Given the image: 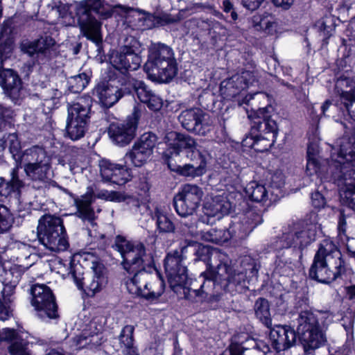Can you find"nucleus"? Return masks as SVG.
I'll use <instances>...</instances> for the list:
<instances>
[{"label": "nucleus", "instance_id": "1", "mask_svg": "<svg viewBox=\"0 0 355 355\" xmlns=\"http://www.w3.org/2000/svg\"><path fill=\"white\" fill-rule=\"evenodd\" d=\"M113 248L121 255L123 268L129 273L125 282L128 292L150 302L158 300L164 292L165 284L144 245L133 244L118 236Z\"/></svg>", "mask_w": 355, "mask_h": 355}, {"label": "nucleus", "instance_id": "2", "mask_svg": "<svg viewBox=\"0 0 355 355\" xmlns=\"http://www.w3.org/2000/svg\"><path fill=\"white\" fill-rule=\"evenodd\" d=\"M182 261L183 258L178 252H170L164 259V268L171 289L175 293H178L181 288L183 289L186 298H189L188 295L191 296L193 293L200 300L207 299L211 295L215 282L223 279L234 285H240L245 280L246 274L243 271H232L225 259L223 263L216 264V271L208 270L200 274L199 279L202 284L199 288H196L194 286L195 282L189 284L187 269Z\"/></svg>", "mask_w": 355, "mask_h": 355}, {"label": "nucleus", "instance_id": "3", "mask_svg": "<svg viewBox=\"0 0 355 355\" xmlns=\"http://www.w3.org/2000/svg\"><path fill=\"white\" fill-rule=\"evenodd\" d=\"M354 139L343 137L333 148L327 173L340 188L346 205L355 210V146Z\"/></svg>", "mask_w": 355, "mask_h": 355}, {"label": "nucleus", "instance_id": "4", "mask_svg": "<svg viewBox=\"0 0 355 355\" xmlns=\"http://www.w3.org/2000/svg\"><path fill=\"white\" fill-rule=\"evenodd\" d=\"M74 10L83 35L98 44L102 41V24L93 14H96L101 19H107L115 12L125 17L134 9L120 4L112 6L102 0H82L76 3Z\"/></svg>", "mask_w": 355, "mask_h": 355}, {"label": "nucleus", "instance_id": "5", "mask_svg": "<svg viewBox=\"0 0 355 355\" xmlns=\"http://www.w3.org/2000/svg\"><path fill=\"white\" fill-rule=\"evenodd\" d=\"M333 315L328 311H301L296 319V329L304 350H313L327 341L323 328L330 324Z\"/></svg>", "mask_w": 355, "mask_h": 355}, {"label": "nucleus", "instance_id": "6", "mask_svg": "<svg viewBox=\"0 0 355 355\" xmlns=\"http://www.w3.org/2000/svg\"><path fill=\"white\" fill-rule=\"evenodd\" d=\"M345 272L341 254L330 241L324 240L309 270V277L322 284H329Z\"/></svg>", "mask_w": 355, "mask_h": 355}, {"label": "nucleus", "instance_id": "7", "mask_svg": "<svg viewBox=\"0 0 355 355\" xmlns=\"http://www.w3.org/2000/svg\"><path fill=\"white\" fill-rule=\"evenodd\" d=\"M144 67L148 73L157 75L161 81L169 82L178 71L173 49L162 43L153 44L149 48L148 59Z\"/></svg>", "mask_w": 355, "mask_h": 355}, {"label": "nucleus", "instance_id": "8", "mask_svg": "<svg viewBox=\"0 0 355 355\" xmlns=\"http://www.w3.org/2000/svg\"><path fill=\"white\" fill-rule=\"evenodd\" d=\"M37 236L40 242L52 252L64 251L69 247L66 231L60 217L43 216L39 220Z\"/></svg>", "mask_w": 355, "mask_h": 355}, {"label": "nucleus", "instance_id": "9", "mask_svg": "<svg viewBox=\"0 0 355 355\" xmlns=\"http://www.w3.org/2000/svg\"><path fill=\"white\" fill-rule=\"evenodd\" d=\"M18 159L26 175L31 180L44 182L49 178L51 157L42 146L36 145L26 149Z\"/></svg>", "mask_w": 355, "mask_h": 355}, {"label": "nucleus", "instance_id": "10", "mask_svg": "<svg viewBox=\"0 0 355 355\" xmlns=\"http://www.w3.org/2000/svg\"><path fill=\"white\" fill-rule=\"evenodd\" d=\"M83 258L86 261H91V273L87 275V277H78L76 272L79 270V267L76 266L73 267L70 262L69 274L73 279L78 288L79 289H84L87 295L92 297L101 291L106 285L107 279L104 274V267L102 263L96 261V257L93 254L87 253L84 254Z\"/></svg>", "mask_w": 355, "mask_h": 355}, {"label": "nucleus", "instance_id": "11", "mask_svg": "<svg viewBox=\"0 0 355 355\" xmlns=\"http://www.w3.org/2000/svg\"><path fill=\"white\" fill-rule=\"evenodd\" d=\"M317 229L318 225L315 219L313 221L305 220L295 225L292 230L284 232L277 241L275 249L291 247L303 249L315 241Z\"/></svg>", "mask_w": 355, "mask_h": 355}, {"label": "nucleus", "instance_id": "12", "mask_svg": "<svg viewBox=\"0 0 355 355\" xmlns=\"http://www.w3.org/2000/svg\"><path fill=\"white\" fill-rule=\"evenodd\" d=\"M31 304L42 320L58 317V307L55 297L49 287L44 284H35L31 288Z\"/></svg>", "mask_w": 355, "mask_h": 355}, {"label": "nucleus", "instance_id": "13", "mask_svg": "<svg viewBox=\"0 0 355 355\" xmlns=\"http://www.w3.org/2000/svg\"><path fill=\"white\" fill-rule=\"evenodd\" d=\"M202 189L196 184H187L174 198L176 212L182 217L192 215L199 207L203 196Z\"/></svg>", "mask_w": 355, "mask_h": 355}, {"label": "nucleus", "instance_id": "14", "mask_svg": "<svg viewBox=\"0 0 355 355\" xmlns=\"http://www.w3.org/2000/svg\"><path fill=\"white\" fill-rule=\"evenodd\" d=\"M156 143L157 137L155 134H143L132 149L125 154V162L130 161L136 167L143 166L151 159Z\"/></svg>", "mask_w": 355, "mask_h": 355}, {"label": "nucleus", "instance_id": "15", "mask_svg": "<svg viewBox=\"0 0 355 355\" xmlns=\"http://www.w3.org/2000/svg\"><path fill=\"white\" fill-rule=\"evenodd\" d=\"M138 44L137 40H132L131 46H122L119 51L113 53L110 57V62L112 66L121 71L124 76H128L125 74V72L137 70L141 65V58L137 53L136 46ZM124 78H122L120 81H123Z\"/></svg>", "mask_w": 355, "mask_h": 355}, {"label": "nucleus", "instance_id": "16", "mask_svg": "<svg viewBox=\"0 0 355 355\" xmlns=\"http://www.w3.org/2000/svg\"><path fill=\"white\" fill-rule=\"evenodd\" d=\"M272 106L266 105L259 107L258 110H247L248 116L252 121L251 131L252 134L258 135L260 137H268L274 135L277 138V125L275 121L270 119Z\"/></svg>", "mask_w": 355, "mask_h": 355}, {"label": "nucleus", "instance_id": "17", "mask_svg": "<svg viewBox=\"0 0 355 355\" xmlns=\"http://www.w3.org/2000/svg\"><path fill=\"white\" fill-rule=\"evenodd\" d=\"M178 119L184 128L200 135L209 132L213 124L210 116L199 108L185 110Z\"/></svg>", "mask_w": 355, "mask_h": 355}, {"label": "nucleus", "instance_id": "18", "mask_svg": "<svg viewBox=\"0 0 355 355\" xmlns=\"http://www.w3.org/2000/svg\"><path fill=\"white\" fill-rule=\"evenodd\" d=\"M133 116L123 123H112L108 133L112 141L121 146L130 143L135 135L139 114L137 107H134Z\"/></svg>", "mask_w": 355, "mask_h": 355}, {"label": "nucleus", "instance_id": "19", "mask_svg": "<svg viewBox=\"0 0 355 355\" xmlns=\"http://www.w3.org/2000/svg\"><path fill=\"white\" fill-rule=\"evenodd\" d=\"M255 81L256 76L253 72L243 71L223 80L220 84V92L226 98H234Z\"/></svg>", "mask_w": 355, "mask_h": 355}, {"label": "nucleus", "instance_id": "20", "mask_svg": "<svg viewBox=\"0 0 355 355\" xmlns=\"http://www.w3.org/2000/svg\"><path fill=\"white\" fill-rule=\"evenodd\" d=\"M11 46L0 44V78L1 85L5 92L10 96L18 94L20 89V79L18 75L10 69H1L3 62L11 53Z\"/></svg>", "mask_w": 355, "mask_h": 355}, {"label": "nucleus", "instance_id": "21", "mask_svg": "<svg viewBox=\"0 0 355 355\" xmlns=\"http://www.w3.org/2000/svg\"><path fill=\"white\" fill-rule=\"evenodd\" d=\"M164 140L168 146L174 149L176 155H178L182 150H185L187 157H191V159L196 154L200 155L197 148V143L193 137L188 135L171 131L166 133Z\"/></svg>", "mask_w": 355, "mask_h": 355}, {"label": "nucleus", "instance_id": "22", "mask_svg": "<svg viewBox=\"0 0 355 355\" xmlns=\"http://www.w3.org/2000/svg\"><path fill=\"white\" fill-rule=\"evenodd\" d=\"M272 348L277 352L292 347L296 340V334L290 327L277 325L272 328L269 335Z\"/></svg>", "mask_w": 355, "mask_h": 355}, {"label": "nucleus", "instance_id": "23", "mask_svg": "<svg viewBox=\"0 0 355 355\" xmlns=\"http://www.w3.org/2000/svg\"><path fill=\"white\" fill-rule=\"evenodd\" d=\"M19 168L17 166L13 168L10 171V180L6 182L5 179L0 178V201H3L4 199L10 198L16 201L19 202L21 196V189L24 187V184L22 180L19 179Z\"/></svg>", "mask_w": 355, "mask_h": 355}, {"label": "nucleus", "instance_id": "24", "mask_svg": "<svg viewBox=\"0 0 355 355\" xmlns=\"http://www.w3.org/2000/svg\"><path fill=\"white\" fill-rule=\"evenodd\" d=\"M94 96L103 107H110L123 96V92L118 86L101 83L95 87Z\"/></svg>", "mask_w": 355, "mask_h": 355}, {"label": "nucleus", "instance_id": "25", "mask_svg": "<svg viewBox=\"0 0 355 355\" xmlns=\"http://www.w3.org/2000/svg\"><path fill=\"white\" fill-rule=\"evenodd\" d=\"M232 226V232L239 239L245 238L262 221L261 216L253 209L247 211Z\"/></svg>", "mask_w": 355, "mask_h": 355}, {"label": "nucleus", "instance_id": "26", "mask_svg": "<svg viewBox=\"0 0 355 355\" xmlns=\"http://www.w3.org/2000/svg\"><path fill=\"white\" fill-rule=\"evenodd\" d=\"M232 208L230 202L225 193L217 195H212L205 203V214L208 216H217L220 218L221 216L227 214Z\"/></svg>", "mask_w": 355, "mask_h": 355}, {"label": "nucleus", "instance_id": "27", "mask_svg": "<svg viewBox=\"0 0 355 355\" xmlns=\"http://www.w3.org/2000/svg\"><path fill=\"white\" fill-rule=\"evenodd\" d=\"M92 100L89 96H83L67 105V119L89 122Z\"/></svg>", "mask_w": 355, "mask_h": 355}, {"label": "nucleus", "instance_id": "28", "mask_svg": "<svg viewBox=\"0 0 355 355\" xmlns=\"http://www.w3.org/2000/svg\"><path fill=\"white\" fill-rule=\"evenodd\" d=\"M55 45L54 40L49 36L42 37L33 42H27L21 44V49L24 52L31 56L43 55L49 57Z\"/></svg>", "mask_w": 355, "mask_h": 355}, {"label": "nucleus", "instance_id": "29", "mask_svg": "<svg viewBox=\"0 0 355 355\" xmlns=\"http://www.w3.org/2000/svg\"><path fill=\"white\" fill-rule=\"evenodd\" d=\"M336 89L342 103L348 112L355 103V80L349 78H340L336 83Z\"/></svg>", "mask_w": 355, "mask_h": 355}, {"label": "nucleus", "instance_id": "30", "mask_svg": "<svg viewBox=\"0 0 355 355\" xmlns=\"http://www.w3.org/2000/svg\"><path fill=\"white\" fill-rule=\"evenodd\" d=\"M73 198L74 204L78 209V216L92 222L94 218V212L91 207L93 201V196L91 193H87L80 198L75 197L73 194L67 192Z\"/></svg>", "mask_w": 355, "mask_h": 355}, {"label": "nucleus", "instance_id": "31", "mask_svg": "<svg viewBox=\"0 0 355 355\" xmlns=\"http://www.w3.org/2000/svg\"><path fill=\"white\" fill-rule=\"evenodd\" d=\"M103 343V337L98 333L89 334L83 331L80 335L74 337L71 341V346L76 350H80L84 347L89 348L99 346Z\"/></svg>", "mask_w": 355, "mask_h": 355}, {"label": "nucleus", "instance_id": "32", "mask_svg": "<svg viewBox=\"0 0 355 355\" xmlns=\"http://www.w3.org/2000/svg\"><path fill=\"white\" fill-rule=\"evenodd\" d=\"M253 310L256 318L266 327L270 329L272 327V316L268 300L263 297H259L254 302Z\"/></svg>", "mask_w": 355, "mask_h": 355}, {"label": "nucleus", "instance_id": "33", "mask_svg": "<svg viewBox=\"0 0 355 355\" xmlns=\"http://www.w3.org/2000/svg\"><path fill=\"white\" fill-rule=\"evenodd\" d=\"M168 168L178 174L190 178H196L202 175L206 172V162L204 159L201 160L200 164L198 166L192 164H184L179 166L173 164L171 161L168 162Z\"/></svg>", "mask_w": 355, "mask_h": 355}, {"label": "nucleus", "instance_id": "34", "mask_svg": "<svg viewBox=\"0 0 355 355\" xmlns=\"http://www.w3.org/2000/svg\"><path fill=\"white\" fill-rule=\"evenodd\" d=\"M245 193L253 201L258 202H264L269 200H271V191L260 184L257 182H251L245 187Z\"/></svg>", "mask_w": 355, "mask_h": 355}, {"label": "nucleus", "instance_id": "35", "mask_svg": "<svg viewBox=\"0 0 355 355\" xmlns=\"http://www.w3.org/2000/svg\"><path fill=\"white\" fill-rule=\"evenodd\" d=\"M37 343V338L26 334L15 340L8 347L11 355H31L29 345Z\"/></svg>", "mask_w": 355, "mask_h": 355}, {"label": "nucleus", "instance_id": "36", "mask_svg": "<svg viewBox=\"0 0 355 355\" xmlns=\"http://www.w3.org/2000/svg\"><path fill=\"white\" fill-rule=\"evenodd\" d=\"M191 248L193 249V251L199 259L205 260L207 256L209 257L210 263L209 264V268L205 272L208 270H214L213 268L215 267L213 263L214 260H218L219 263H223L225 259H227V257L224 253H222L217 250L210 251L209 248L206 246L196 244L191 245Z\"/></svg>", "mask_w": 355, "mask_h": 355}, {"label": "nucleus", "instance_id": "37", "mask_svg": "<svg viewBox=\"0 0 355 355\" xmlns=\"http://www.w3.org/2000/svg\"><path fill=\"white\" fill-rule=\"evenodd\" d=\"M121 85L131 86L137 98L142 103L146 101L147 98L153 93L144 82L133 78L130 76H125L124 80L121 82Z\"/></svg>", "mask_w": 355, "mask_h": 355}, {"label": "nucleus", "instance_id": "38", "mask_svg": "<svg viewBox=\"0 0 355 355\" xmlns=\"http://www.w3.org/2000/svg\"><path fill=\"white\" fill-rule=\"evenodd\" d=\"M88 122L83 121H74L67 119L64 136L71 139L77 141L83 138L87 130Z\"/></svg>", "mask_w": 355, "mask_h": 355}, {"label": "nucleus", "instance_id": "39", "mask_svg": "<svg viewBox=\"0 0 355 355\" xmlns=\"http://www.w3.org/2000/svg\"><path fill=\"white\" fill-rule=\"evenodd\" d=\"M254 27L257 31H263L268 34H273L277 28V22L270 15H254L252 19Z\"/></svg>", "mask_w": 355, "mask_h": 355}, {"label": "nucleus", "instance_id": "40", "mask_svg": "<svg viewBox=\"0 0 355 355\" xmlns=\"http://www.w3.org/2000/svg\"><path fill=\"white\" fill-rule=\"evenodd\" d=\"M200 236L205 241L223 243L231 238V232L225 229L210 228L200 232Z\"/></svg>", "mask_w": 355, "mask_h": 355}, {"label": "nucleus", "instance_id": "41", "mask_svg": "<svg viewBox=\"0 0 355 355\" xmlns=\"http://www.w3.org/2000/svg\"><path fill=\"white\" fill-rule=\"evenodd\" d=\"M157 228L161 233H172L175 226L171 218L162 208L156 207L155 210Z\"/></svg>", "mask_w": 355, "mask_h": 355}, {"label": "nucleus", "instance_id": "42", "mask_svg": "<svg viewBox=\"0 0 355 355\" xmlns=\"http://www.w3.org/2000/svg\"><path fill=\"white\" fill-rule=\"evenodd\" d=\"M50 6L52 7L53 10H56L64 25L73 26L75 24L76 19L71 11L73 7L72 5L53 1Z\"/></svg>", "mask_w": 355, "mask_h": 355}, {"label": "nucleus", "instance_id": "43", "mask_svg": "<svg viewBox=\"0 0 355 355\" xmlns=\"http://www.w3.org/2000/svg\"><path fill=\"white\" fill-rule=\"evenodd\" d=\"M135 327L132 325L125 326L119 335V341L123 351L128 354H132L135 352L133 334Z\"/></svg>", "mask_w": 355, "mask_h": 355}, {"label": "nucleus", "instance_id": "44", "mask_svg": "<svg viewBox=\"0 0 355 355\" xmlns=\"http://www.w3.org/2000/svg\"><path fill=\"white\" fill-rule=\"evenodd\" d=\"M118 164L111 162L106 159H102L99 161L98 166L102 180L104 182L112 184V177L116 171Z\"/></svg>", "mask_w": 355, "mask_h": 355}, {"label": "nucleus", "instance_id": "45", "mask_svg": "<svg viewBox=\"0 0 355 355\" xmlns=\"http://www.w3.org/2000/svg\"><path fill=\"white\" fill-rule=\"evenodd\" d=\"M89 77L85 73L70 77L68 79L69 90L73 93L82 92L87 85Z\"/></svg>", "mask_w": 355, "mask_h": 355}, {"label": "nucleus", "instance_id": "46", "mask_svg": "<svg viewBox=\"0 0 355 355\" xmlns=\"http://www.w3.org/2000/svg\"><path fill=\"white\" fill-rule=\"evenodd\" d=\"M284 185V175L280 173H275L270 181L269 190L271 191V200H276L282 194V188Z\"/></svg>", "mask_w": 355, "mask_h": 355}, {"label": "nucleus", "instance_id": "47", "mask_svg": "<svg viewBox=\"0 0 355 355\" xmlns=\"http://www.w3.org/2000/svg\"><path fill=\"white\" fill-rule=\"evenodd\" d=\"M6 146H8L9 151L14 159L17 162H19L18 157L20 156L22 153L20 152L21 144L17 135L15 133L9 134L6 138Z\"/></svg>", "mask_w": 355, "mask_h": 355}, {"label": "nucleus", "instance_id": "48", "mask_svg": "<svg viewBox=\"0 0 355 355\" xmlns=\"http://www.w3.org/2000/svg\"><path fill=\"white\" fill-rule=\"evenodd\" d=\"M131 175L129 170L118 164L116 171L112 177V184L123 185L130 180Z\"/></svg>", "mask_w": 355, "mask_h": 355}, {"label": "nucleus", "instance_id": "49", "mask_svg": "<svg viewBox=\"0 0 355 355\" xmlns=\"http://www.w3.org/2000/svg\"><path fill=\"white\" fill-rule=\"evenodd\" d=\"M275 140L274 135H270L268 137L258 136L254 150L257 152L267 151L274 145Z\"/></svg>", "mask_w": 355, "mask_h": 355}, {"label": "nucleus", "instance_id": "50", "mask_svg": "<svg viewBox=\"0 0 355 355\" xmlns=\"http://www.w3.org/2000/svg\"><path fill=\"white\" fill-rule=\"evenodd\" d=\"M319 169L318 163L313 153V148L312 146H309L307 149L306 173L310 176L314 174L318 176Z\"/></svg>", "mask_w": 355, "mask_h": 355}, {"label": "nucleus", "instance_id": "51", "mask_svg": "<svg viewBox=\"0 0 355 355\" xmlns=\"http://www.w3.org/2000/svg\"><path fill=\"white\" fill-rule=\"evenodd\" d=\"M12 218L4 206H0V233L6 232L12 226Z\"/></svg>", "mask_w": 355, "mask_h": 355}, {"label": "nucleus", "instance_id": "52", "mask_svg": "<svg viewBox=\"0 0 355 355\" xmlns=\"http://www.w3.org/2000/svg\"><path fill=\"white\" fill-rule=\"evenodd\" d=\"M139 21L142 22L141 26L144 28L150 29L160 24V19L150 13H144Z\"/></svg>", "mask_w": 355, "mask_h": 355}, {"label": "nucleus", "instance_id": "53", "mask_svg": "<svg viewBox=\"0 0 355 355\" xmlns=\"http://www.w3.org/2000/svg\"><path fill=\"white\" fill-rule=\"evenodd\" d=\"M146 104L149 109L153 111L159 110L163 105L162 99L154 92L147 98V101L143 102Z\"/></svg>", "mask_w": 355, "mask_h": 355}, {"label": "nucleus", "instance_id": "54", "mask_svg": "<svg viewBox=\"0 0 355 355\" xmlns=\"http://www.w3.org/2000/svg\"><path fill=\"white\" fill-rule=\"evenodd\" d=\"M98 197L113 202H121L125 200L123 196L117 191H101Z\"/></svg>", "mask_w": 355, "mask_h": 355}, {"label": "nucleus", "instance_id": "55", "mask_svg": "<svg viewBox=\"0 0 355 355\" xmlns=\"http://www.w3.org/2000/svg\"><path fill=\"white\" fill-rule=\"evenodd\" d=\"M18 338L15 329L10 328H3L0 330V341L13 342Z\"/></svg>", "mask_w": 355, "mask_h": 355}, {"label": "nucleus", "instance_id": "56", "mask_svg": "<svg viewBox=\"0 0 355 355\" xmlns=\"http://www.w3.org/2000/svg\"><path fill=\"white\" fill-rule=\"evenodd\" d=\"M311 202L315 208L320 209L324 207L325 199L320 192L315 191L311 195Z\"/></svg>", "mask_w": 355, "mask_h": 355}, {"label": "nucleus", "instance_id": "57", "mask_svg": "<svg viewBox=\"0 0 355 355\" xmlns=\"http://www.w3.org/2000/svg\"><path fill=\"white\" fill-rule=\"evenodd\" d=\"M264 0H242V3L245 8L250 10H257Z\"/></svg>", "mask_w": 355, "mask_h": 355}, {"label": "nucleus", "instance_id": "58", "mask_svg": "<svg viewBox=\"0 0 355 355\" xmlns=\"http://www.w3.org/2000/svg\"><path fill=\"white\" fill-rule=\"evenodd\" d=\"M343 326L345 329L349 334V332H352L354 323V316L353 315H350L349 316H345L342 319Z\"/></svg>", "mask_w": 355, "mask_h": 355}, {"label": "nucleus", "instance_id": "59", "mask_svg": "<svg viewBox=\"0 0 355 355\" xmlns=\"http://www.w3.org/2000/svg\"><path fill=\"white\" fill-rule=\"evenodd\" d=\"M257 137L258 135L252 134L251 132L250 135L246 136V137L243 139L242 145L245 147L252 148L254 149V144L257 141Z\"/></svg>", "mask_w": 355, "mask_h": 355}, {"label": "nucleus", "instance_id": "60", "mask_svg": "<svg viewBox=\"0 0 355 355\" xmlns=\"http://www.w3.org/2000/svg\"><path fill=\"white\" fill-rule=\"evenodd\" d=\"M229 352L230 355H243V347L239 343H232L229 347Z\"/></svg>", "mask_w": 355, "mask_h": 355}, {"label": "nucleus", "instance_id": "61", "mask_svg": "<svg viewBox=\"0 0 355 355\" xmlns=\"http://www.w3.org/2000/svg\"><path fill=\"white\" fill-rule=\"evenodd\" d=\"M254 348L263 352L264 354H267L270 351V347L263 340L254 341Z\"/></svg>", "mask_w": 355, "mask_h": 355}, {"label": "nucleus", "instance_id": "62", "mask_svg": "<svg viewBox=\"0 0 355 355\" xmlns=\"http://www.w3.org/2000/svg\"><path fill=\"white\" fill-rule=\"evenodd\" d=\"M274 4L284 10H288L293 3L294 0H272Z\"/></svg>", "mask_w": 355, "mask_h": 355}, {"label": "nucleus", "instance_id": "63", "mask_svg": "<svg viewBox=\"0 0 355 355\" xmlns=\"http://www.w3.org/2000/svg\"><path fill=\"white\" fill-rule=\"evenodd\" d=\"M11 311L5 306H0V320H8L11 315Z\"/></svg>", "mask_w": 355, "mask_h": 355}, {"label": "nucleus", "instance_id": "64", "mask_svg": "<svg viewBox=\"0 0 355 355\" xmlns=\"http://www.w3.org/2000/svg\"><path fill=\"white\" fill-rule=\"evenodd\" d=\"M347 298L355 303V285L345 287Z\"/></svg>", "mask_w": 355, "mask_h": 355}]
</instances>
